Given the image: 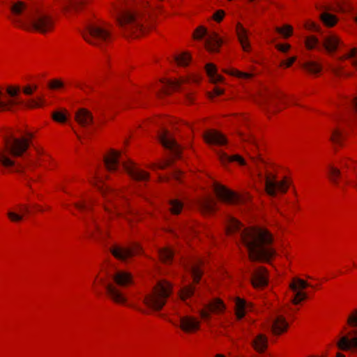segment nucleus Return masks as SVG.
Listing matches in <instances>:
<instances>
[{
  "mask_svg": "<svg viewBox=\"0 0 357 357\" xmlns=\"http://www.w3.org/2000/svg\"><path fill=\"white\" fill-rule=\"evenodd\" d=\"M226 232L243 243L252 261H269L275 255V250L271 246L273 236L266 229L244 228L237 220L228 217Z\"/></svg>",
  "mask_w": 357,
  "mask_h": 357,
  "instance_id": "nucleus-1",
  "label": "nucleus"
},
{
  "mask_svg": "<svg viewBox=\"0 0 357 357\" xmlns=\"http://www.w3.org/2000/svg\"><path fill=\"white\" fill-rule=\"evenodd\" d=\"M116 26L128 38L137 39L148 35L153 24L142 13L131 8L123 9L116 17Z\"/></svg>",
  "mask_w": 357,
  "mask_h": 357,
  "instance_id": "nucleus-2",
  "label": "nucleus"
},
{
  "mask_svg": "<svg viewBox=\"0 0 357 357\" xmlns=\"http://www.w3.org/2000/svg\"><path fill=\"white\" fill-rule=\"evenodd\" d=\"M4 146L0 151V165L6 168L15 167L16 171L24 169L15 158L22 157L29 146V140L26 137H16L9 131L3 135Z\"/></svg>",
  "mask_w": 357,
  "mask_h": 357,
  "instance_id": "nucleus-3",
  "label": "nucleus"
},
{
  "mask_svg": "<svg viewBox=\"0 0 357 357\" xmlns=\"http://www.w3.org/2000/svg\"><path fill=\"white\" fill-rule=\"evenodd\" d=\"M105 166L109 172H121L126 171L129 176L136 181H147L149 175L147 172L138 168L130 161L121 162V153L112 150L104 158Z\"/></svg>",
  "mask_w": 357,
  "mask_h": 357,
  "instance_id": "nucleus-4",
  "label": "nucleus"
},
{
  "mask_svg": "<svg viewBox=\"0 0 357 357\" xmlns=\"http://www.w3.org/2000/svg\"><path fill=\"white\" fill-rule=\"evenodd\" d=\"M172 293V286L166 281H160L152 292L144 298V303L154 310H160Z\"/></svg>",
  "mask_w": 357,
  "mask_h": 357,
  "instance_id": "nucleus-5",
  "label": "nucleus"
},
{
  "mask_svg": "<svg viewBox=\"0 0 357 357\" xmlns=\"http://www.w3.org/2000/svg\"><path fill=\"white\" fill-rule=\"evenodd\" d=\"M84 40L93 45H100L112 41V30L109 25L89 26L82 34Z\"/></svg>",
  "mask_w": 357,
  "mask_h": 357,
  "instance_id": "nucleus-6",
  "label": "nucleus"
},
{
  "mask_svg": "<svg viewBox=\"0 0 357 357\" xmlns=\"http://www.w3.org/2000/svg\"><path fill=\"white\" fill-rule=\"evenodd\" d=\"M202 77L197 73H190L178 77H162L155 82L153 87H159V83L162 87L178 88L185 84H198L201 82Z\"/></svg>",
  "mask_w": 357,
  "mask_h": 357,
  "instance_id": "nucleus-7",
  "label": "nucleus"
},
{
  "mask_svg": "<svg viewBox=\"0 0 357 357\" xmlns=\"http://www.w3.org/2000/svg\"><path fill=\"white\" fill-rule=\"evenodd\" d=\"M234 31L243 52L247 54H251L253 51V47L250 40L251 33L250 31L241 22H238L235 24Z\"/></svg>",
  "mask_w": 357,
  "mask_h": 357,
  "instance_id": "nucleus-8",
  "label": "nucleus"
},
{
  "mask_svg": "<svg viewBox=\"0 0 357 357\" xmlns=\"http://www.w3.org/2000/svg\"><path fill=\"white\" fill-rule=\"evenodd\" d=\"M289 188L286 180L278 181L276 177L270 174L265 177V190L271 197H275L277 192L285 193Z\"/></svg>",
  "mask_w": 357,
  "mask_h": 357,
  "instance_id": "nucleus-9",
  "label": "nucleus"
},
{
  "mask_svg": "<svg viewBox=\"0 0 357 357\" xmlns=\"http://www.w3.org/2000/svg\"><path fill=\"white\" fill-rule=\"evenodd\" d=\"M223 43L222 38L217 32L212 31L206 35L204 48L210 54H218Z\"/></svg>",
  "mask_w": 357,
  "mask_h": 357,
  "instance_id": "nucleus-10",
  "label": "nucleus"
},
{
  "mask_svg": "<svg viewBox=\"0 0 357 357\" xmlns=\"http://www.w3.org/2000/svg\"><path fill=\"white\" fill-rule=\"evenodd\" d=\"M47 87L49 89H58L63 88H82L83 85L80 81L75 79L56 77L48 80Z\"/></svg>",
  "mask_w": 357,
  "mask_h": 357,
  "instance_id": "nucleus-11",
  "label": "nucleus"
},
{
  "mask_svg": "<svg viewBox=\"0 0 357 357\" xmlns=\"http://www.w3.org/2000/svg\"><path fill=\"white\" fill-rule=\"evenodd\" d=\"M213 190L217 197L225 203L234 204L240 201V197L236 193L218 183L214 184Z\"/></svg>",
  "mask_w": 357,
  "mask_h": 357,
  "instance_id": "nucleus-12",
  "label": "nucleus"
},
{
  "mask_svg": "<svg viewBox=\"0 0 357 357\" xmlns=\"http://www.w3.org/2000/svg\"><path fill=\"white\" fill-rule=\"evenodd\" d=\"M310 284L305 280L300 278H294L293 282L290 284V289L295 293L294 297L292 299V303L295 305L300 303L302 301L307 298V294L302 291V289H305Z\"/></svg>",
  "mask_w": 357,
  "mask_h": 357,
  "instance_id": "nucleus-13",
  "label": "nucleus"
},
{
  "mask_svg": "<svg viewBox=\"0 0 357 357\" xmlns=\"http://www.w3.org/2000/svg\"><path fill=\"white\" fill-rule=\"evenodd\" d=\"M32 26L40 33H47L53 31L54 22L50 16L40 15L33 21Z\"/></svg>",
  "mask_w": 357,
  "mask_h": 357,
  "instance_id": "nucleus-14",
  "label": "nucleus"
},
{
  "mask_svg": "<svg viewBox=\"0 0 357 357\" xmlns=\"http://www.w3.org/2000/svg\"><path fill=\"white\" fill-rule=\"evenodd\" d=\"M159 139L162 146L169 149L174 156L178 157L181 153V148L177 142L170 136L166 130H162L159 135Z\"/></svg>",
  "mask_w": 357,
  "mask_h": 357,
  "instance_id": "nucleus-15",
  "label": "nucleus"
},
{
  "mask_svg": "<svg viewBox=\"0 0 357 357\" xmlns=\"http://www.w3.org/2000/svg\"><path fill=\"white\" fill-rule=\"evenodd\" d=\"M225 309L223 302L219 298H215L207 304L204 309L200 311V315L204 320L210 318V313H220Z\"/></svg>",
  "mask_w": 357,
  "mask_h": 357,
  "instance_id": "nucleus-16",
  "label": "nucleus"
},
{
  "mask_svg": "<svg viewBox=\"0 0 357 357\" xmlns=\"http://www.w3.org/2000/svg\"><path fill=\"white\" fill-rule=\"evenodd\" d=\"M140 248L136 245L133 248H126L121 246L115 245L110 248L111 253L116 259L121 261H126L127 259L139 252Z\"/></svg>",
  "mask_w": 357,
  "mask_h": 357,
  "instance_id": "nucleus-17",
  "label": "nucleus"
},
{
  "mask_svg": "<svg viewBox=\"0 0 357 357\" xmlns=\"http://www.w3.org/2000/svg\"><path fill=\"white\" fill-rule=\"evenodd\" d=\"M100 282L105 285L107 294L112 301L119 304H125L126 303L127 298L116 287L111 283L105 282L103 280H101Z\"/></svg>",
  "mask_w": 357,
  "mask_h": 357,
  "instance_id": "nucleus-18",
  "label": "nucleus"
},
{
  "mask_svg": "<svg viewBox=\"0 0 357 357\" xmlns=\"http://www.w3.org/2000/svg\"><path fill=\"white\" fill-rule=\"evenodd\" d=\"M251 282L254 287H262L268 284L267 272L264 267L256 268L251 275Z\"/></svg>",
  "mask_w": 357,
  "mask_h": 357,
  "instance_id": "nucleus-19",
  "label": "nucleus"
},
{
  "mask_svg": "<svg viewBox=\"0 0 357 357\" xmlns=\"http://www.w3.org/2000/svg\"><path fill=\"white\" fill-rule=\"evenodd\" d=\"M200 322L190 316L180 317L179 327L185 333H193L199 328Z\"/></svg>",
  "mask_w": 357,
  "mask_h": 357,
  "instance_id": "nucleus-20",
  "label": "nucleus"
},
{
  "mask_svg": "<svg viewBox=\"0 0 357 357\" xmlns=\"http://www.w3.org/2000/svg\"><path fill=\"white\" fill-rule=\"evenodd\" d=\"M304 73L311 76H319L323 70L322 64L316 61H307L301 65Z\"/></svg>",
  "mask_w": 357,
  "mask_h": 357,
  "instance_id": "nucleus-21",
  "label": "nucleus"
},
{
  "mask_svg": "<svg viewBox=\"0 0 357 357\" xmlns=\"http://www.w3.org/2000/svg\"><path fill=\"white\" fill-rule=\"evenodd\" d=\"M114 282L119 287H126L132 284V276L130 273L124 271H118L112 276Z\"/></svg>",
  "mask_w": 357,
  "mask_h": 357,
  "instance_id": "nucleus-22",
  "label": "nucleus"
},
{
  "mask_svg": "<svg viewBox=\"0 0 357 357\" xmlns=\"http://www.w3.org/2000/svg\"><path fill=\"white\" fill-rule=\"evenodd\" d=\"M202 264V261L199 259H196L191 260L186 265V268L191 273L195 282H198L202 277V271L201 269Z\"/></svg>",
  "mask_w": 357,
  "mask_h": 357,
  "instance_id": "nucleus-23",
  "label": "nucleus"
},
{
  "mask_svg": "<svg viewBox=\"0 0 357 357\" xmlns=\"http://www.w3.org/2000/svg\"><path fill=\"white\" fill-rule=\"evenodd\" d=\"M205 141L210 144L223 145L227 143V139L220 132L215 130H209L204 135Z\"/></svg>",
  "mask_w": 357,
  "mask_h": 357,
  "instance_id": "nucleus-24",
  "label": "nucleus"
},
{
  "mask_svg": "<svg viewBox=\"0 0 357 357\" xmlns=\"http://www.w3.org/2000/svg\"><path fill=\"white\" fill-rule=\"evenodd\" d=\"M340 43L339 36L332 34L324 38L322 45L327 52L333 53L337 50Z\"/></svg>",
  "mask_w": 357,
  "mask_h": 357,
  "instance_id": "nucleus-25",
  "label": "nucleus"
},
{
  "mask_svg": "<svg viewBox=\"0 0 357 357\" xmlns=\"http://www.w3.org/2000/svg\"><path fill=\"white\" fill-rule=\"evenodd\" d=\"M216 204L214 199L207 197L199 201L198 207L203 213L211 214L217 210Z\"/></svg>",
  "mask_w": 357,
  "mask_h": 357,
  "instance_id": "nucleus-26",
  "label": "nucleus"
},
{
  "mask_svg": "<svg viewBox=\"0 0 357 357\" xmlns=\"http://www.w3.org/2000/svg\"><path fill=\"white\" fill-rule=\"evenodd\" d=\"M75 119L82 126H86L93 122L92 114L84 108H81L76 112Z\"/></svg>",
  "mask_w": 357,
  "mask_h": 357,
  "instance_id": "nucleus-27",
  "label": "nucleus"
},
{
  "mask_svg": "<svg viewBox=\"0 0 357 357\" xmlns=\"http://www.w3.org/2000/svg\"><path fill=\"white\" fill-rule=\"evenodd\" d=\"M289 324L284 317L278 315L272 324V331L275 335H280L287 330Z\"/></svg>",
  "mask_w": 357,
  "mask_h": 357,
  "instance_id": "nucleus-28",
  "label": "nucleus"
},
{
  "mask_svg": "<svg viewBox=\"0 0 357 357\" xmlns=\"http://www.w3.org/2000/svg\"><path fill=\"white\" fill-rule=\"evenodd\" d=\"M252 309V305L248 303L245 300L236 298L235 299V311L236 316L238 319H241L248 310Z\"/></svg>",
  "mask_w": 357,
  "mask_h": 357,
  "instance_id": "nucleus-29",
  "label": "nucleus"
},
{
  "mask_svg": "<svg viewBox=\"0 0 357 357\" xmlns=\"http://www.w3.org/2000/svg\"><path fill=\"white\" fill-rule=\"evenodd\" d=\"M204 68L211 82L217 84L222 81V77L218 73L217 67L214 63H206Z\"/></svg>",
  "mask_w": 357,
  "mask_h": 357,
  "instance_id": "nucleus-30",
  "label": "nucleus"
},
{
  "mask_svg": "<svg viewBox=\"0 0 357 357\" xmlns=\"http://www.w3.org/2000/svg\"><path fill=\"white\" fill-rule=\"evenodd\" d=\"M319 20L327 28H333L339 22V17L328 12H323L319 15Z\"/></svg>",
  "mask_w": 357,
  "mask_h": 357,
  "instance_id": "nucleus-31",
  "label": "nucleus"
},
{
  "mask_svg": "<svg viewBox=\"0 0 357 357\" xmlns=\"http://www.w3.org/2000/svg\"><path fill=\"white\" fill-rule=\"evenodd\" d=\"M337 347L342 351H348L352 348H357V336L349 339L347 336H343L337 344Z\"/></svg>",
  "mask_w": 357,
  "mask_h": 357,
  "instance_id": "nucleus-32",
  "label": "nucleus"
},
{
  "mask_svg": "<svg viewBox=\"0 0 357 357\" xmlns=\"http://www.w3.org/2000/svg\"><path fill=\"white\" fill-rule=\"evenodd\" d=\"M19 212L20 213L15 211H8L7 212V216L12 222H20L23 220L24 214L29 213V210L26 206L20 205L19 206Z\"/></svg>",
  "mask_w": 357,
  "mask_h": 357,
  "instance_id": "nucleus-33",
  "label": "nucleus"
},
{
  "mask_svg": "<svg viewBox=\"0 0 357 357\" xmlns=\"http://www.w3.org/2000/svg\"><path fill=\"white\" fill-rule=\"evenodd\" d=\"M174 61L178 67H187L192 61V55L189 52H183L174 56Z\"/></svg>",
  "mask_w": 357,
  "mask_h": 357,
  "instance_id": "nucleus-34",
  "label": "nucleus"
},
{
  "mask_svg": "<svg viewBox=\"0 0 357 357\" xmlns=\"http://www.w3.org/2000/svg\"><path fill=\"white\" fill-rule=\"evenodd\" d=\"M219 159L222 163L226 164L231 162H236L241 165L246 164L245 160L239 155L236 154L233 155H229L225 153L220 152L219 153Z\"/></svg>",
  "mask_w": 357,
  "mask_h": 357,
  "instance_id": "nucleus-35",
  "label": "nucleus"
},
{
  "mask_svg": "<svg viewBox=\"0 0 357 357\" xmlns=\"http://www.w3.org/2000/svg\"><path fill=\"white\" fill-rule=\"evenodd\" d=\"M252 345L258 352H263L267 347V337L262 334H259L252 342Z\"/></svg>",
  "mask_w": 357,
  "mask_h": 357,
  "instance_id": "nucleus-36",
  "label": "nucleus"
},
{
  "mask_svg": "<svg viewBox=\"0 0 357 357\" xmlns=\"http://www.w3.org/2000/svg\"><path fill=\"white\" fill-rule=\"evenodd\" d=\"M223 71L230 76H233L241 79H249L253 77V74L242 72L234 68L225 69Z\"/></svg>",
  "mask_w": 357,
  "mask_h": 357,
  "instance_id": "nucleus-37",
  "label": "nucleus"
},
{
  "mask_svg": "<svg viewBox=\"0 0 357 357\" xmlns=\"http://www.w3.org/2000/svg\"><path fill=\"white\" fill-rule=\"evenodd\" d=\"M20 91H5L3 93L0 91V108L5 107L7 104L11 102L12 98H15Z\"/></svg>",
  "mask_w": 357,
  "mask_h": 357,
  "instance_id": "nucleus-38",
  "label": "nucleus"
},
{
  "mask_svg": "<svg viewBox=\"0 0 357 357\" xmlns=\"http://www.w3.org/2000/svg\"><path fill=\"white\" fill-rule=\"evenodd\" d=\"M275 31L284 39L291 37L294 34V27L288 24L275 27Z\"/></svg>",
  "mask_w": 357,
  "mask_h": 357,
  "instance_id": "nucleus-39",
  "label": "nucleus"
},
{
  "mask_svg": "<svg viewBox=\"0 0 357 357\" xmlns=\"http://www.w3.org/2000/svg\"><path fill=\"white\" fill-rule=\"evenodd\" d=\"M160 260L165 264H169L174 255V251L168 248H161L158 250Z\"/></svg>",
  "mask_w": 357,
  "mask_h": 357,
  "instance_id": "nucleus-40",
  "label": "nucleus"
},
{
  "mask_svg": "<svg viewBox=\"0 0 357 357\" xmlns=\"http://www.w3.org/2000/svg\"><path fill=\"white\" fill-rule=\"evenodd\" d=\"M319 39L314 35H310L305 38L304 45L307 50H315L319 45Z\"/></svg>",
  "mask_w": 357,
  "mask_h": 357,
  "instance_id": "nucleus-41",
  "label": "nucleus"
},
{
  "mask_svg": "<svg viewBox=\"0 0 357 357\" xmlns=\"http://www.w3.org/2000/svg\"><path fill=\"white\" fill-rule=\"evenodd\" d=\"M207 28L204 26H197L192 33V38L195 40H201L207 35Z\"/></svg>",
  "mask_w": 357,
  "mask_h": 357,
  "instance_id": "nucleus-42",
  "label": "nucleus"
},
{
  "mask_svg": "<svg viewBox=\"0 0 357 357\" xmlns=\"http://www.w3.org/2000/svg\"><path fill=\"white\" fill-rule=\"evenodd\" d=\"M195 290L192 284L187 285L181 289L180 292L181 298L183 301H185L187 298L194 296Z\"/></svg>",
  "mask_w": 357,
  "mask_h": 357,
  "instance_id": "nucleus-43",
  "label": "nucleus"
},
{
  "mask_svg": "<svg viewBox=\"0 0 357 357\" xmlns=\"http://www.w3.org/2000/svg\"><path fill=\"white\" fill-rule=\"evenodd\" d=\"M303 28L309 31L312 32H320L321 26L316 22L312 20H306L303 23Z\"/></svg>",
  "mask_w": 357,
  "mask_h": 357,
  "instance_id": "nucleus-44",
  "label": "nucleus"
},
{
  "mask_svg": "<svg viewBox=\"0 0 357 357\" xmlns=\"http://www.w3.org/2000/svg\"><path fill=\"white\" fill-rule=\"evenodd\" d=\"M170 208L169 211L173 215H178L181 213L183 209V203L178 199H172L169 202Z\"/></svg>",
  "mask_w": 357,
  "mask_h": 357,
  "instance_id": "nucleus-45",
  "label": "nucleus"
},
{
  "mask_svg": "<svg viewBox=\"0 0 357 357\" xmlns=\"http://www.w3.org/2000/svg\"><path fill=\"white\" fill-rule=\"evenodd\" d=\"M333 73L340 78H347L353 75L352 73L347 72L343 67L337 66L332 68Z\"/></svg>",
  "mask_w": 357,
  "mask_h": 357,
  "instance_id": "nucleus-46",
  "label": "nucleus"
},
{
  "mask_svg": "<svg viewBox=\"0 0 357 357\" xmlns=\"http://www.w3.org/2000/svg\"><path fill=\"white\" fill-rule=\"evenodd\" d=\"M27 8L26 4L23 1H17L14 3L11 7V12L14 15H20L24 10H26Z\"/></svg>",
  "mask_w": 357,
  "mask_h": 357,
  "instance_id": "nucleus-47",
  "label": "nucleus"
},
{
  "mask_svg": "<svg viewBox=\"0 0 357 357\" xmlns=\"http://www.w3.org/2000/svg\"><path fill=\"white\" fill-rule=\"evenodd\" d=\"M328 174H329V177H330V179L331 180V181L333 183H335V185H337L338 184V178L341 175L340 171L336 167L330 166Z\"/></svg>",
  "mask_w": 357,
  "mask_h": 357,
  "instance_id": "nucleus-48",
  "label": "nucleus"
},
{
  "mask_svg": "<svg viewBox=\"0 0 357 357\" xmlns=\"http://www.w3.org/2000/svg\"><path fill=\"white\" fill-rule=\"evenodd\" d=\"M296 60H297L296 56H293L289 57L287 59H284L280 62L279 68H280L283 70L291 68L293 66V64L296 62Z\"/></svg>",
  "mask_w": 357,
  "mask_h": 357,
  "instance_id": "nucleus-49",
  "label": "nucleus"
},
{
  "mask_svg": "<svg viewBox=\"0 0 357 357\" xmlns=\"http://www.w3.org/2000/svg\"><path fill=\"white\" fill-rule=\"evenodd\" d=\"M76 3L75 1H70L63 8V13L68 17L73 15L75 12Z\"/></svg>",
  "mask_w": 357,
  "mask_h": 357,
  "instance_id": "nucleus-50",
  "label": "nucleus"
},
{
  "mask_svg": "<svg viewBox=\"0 0 357 357\" xmlns=\"http://www.w3.org/2000/svg\"><path fill=\"white\" fill-rule=\"evenodd\" d=\"M357 57V47H353L350 49L348 52H347L345 54H344L341 57L340 59L342 61L348 60L353 59H355Z\"/></svg>",
  "mask_w": 357,
  "mask_h": 357,
  "instance_id": "nucleus-51",
  "label": "nucleus"
},
{
  "mask_svg": "<svg viewBox=\"0 0 357 357\" xmlns=\"http://www.w3.org/2000/svg\"><path fill=\"white\" fill-rule=\"evenodd\" d=\"M225 16V10L220 9L216 10L212 15L211 18L215 22L220 23L221 22Z\"/></svg>",
  "mask_w": 357,
  "mask_h": 357,
  "instance_id": "nucleus-52",
  "label": "nucleus"
},
{
  "mask_svg": "<svg viewBox=\"0 0 357 357\" xmlns=\"http://www.w3.org/2000/svg\"><path fill=\"white\" fill-rule=\"evenodd\" d=\"M342 137V134L341 130L339 129H335L333 130L332 135L331 136V140L335 144H340L341 139Z\"/></svg>",
  "mask_w": 357,
  "mask_h": 357,
  "instance_id": "nucleus-53",
  "label": "nucleus"
},
{
  "mask_svg": "<svg viewBox=\"0 0 357 357\" xmlns=\"http://www.w3.org/2000/svg\"><path fill=\"white\" fill-rule=\"evenodd\" d=\"M255 101L259 103H268L272 98L264 93H259L258 97H255Z\"/></svg>",
  "mask_w": 357,
  "mask_h": 357,
  "instance_id": "nucleus-54",
  "label": "nucleus"
},
{
  "mask_svg": "<svg viewBox=\"0 0 357 357\" xmlns=\"http://www.w3.org/2000/svg\"><path fill=\"white\" fill-rule=\"evenodd\" d=\"M52 118L55 121L59 122V123H63L66 121V115L60 112L56 111L52 114Z\"/></svg>",
  "mask_w": 357,
  "mask_h": 357,
  "instance_id": "nucleus-55",
  "label": "nucleus"
},
{
  "mask_svg": "<svg viewBox=\"0 0 357 357\" xmlns=\"http://www.w3.org/2000/svg\"><path fill=\"white\" fill-rule=\"evenodd\" d=\"M90 204H91V201L89 202H87L86 201H84L82 202L75 203V206L79 211L84 212V211H87L90 210V207H91Z\"/></svg>",
  "mask_w": 357,
  "mask_h": 357,
  "instance_id": "nucleus-56",
  "label": "nucleus"
},
{
  "mask_svg": "<svg viewBox=\"0 0 357 357\" xmlns=\"http://www.w3.org/2000/svg\"><path fill=\"white\" fill-rule=\"evenodd\" d=\"M275 48L282 53H287L291 48V45L289 43H278L275 45Z\"/></svg>",
  "mask_w": 357,
  "mask_h": 357,
  "instance_id": "nucleus-57",
  "label": "nucleus"
},
{
  "mask_svg": "<svg viewBox=\"0 0 357 357\" xmlns=\"http://www.w3.org/2000/svg\"><path fill=\"white\" fill-rule=\"evenodd\" d=\"M98 188L101 191L102 194L105 197L106 199H107L109 201H111V197L116 195V192H113L112 190H109L107 188H104L103 186H99Z\"/></svg>",
  "mask_w": 357,
  "mask_h": 357,
  "instance_id": "nucleus-58",
  "label": "nucleus"
},
{
  "mask_svg": "<svg viewBox=\"0 0 357 357\" xmlns=\"http://www.w3.org/2000/svg\"><path fill=\"white\" fill-rule=\"evenodd\" d=\"M347 322L351 326H357V310H355L351 314L349 315Z\"/></svg>",
  "mask_w": 357,
  "mask_h": 357,
  "instance_id": "nucleus-59",
  "label": "nucleus"
},
{
  "mask_svg": "<svg viewBox=\"0 0 357 357\" xmlns=\"http://www.w3.org/2000/svg\"><path fill=\"white\" fill-rule=\"evenodd\" d=\"M224 91H207L206 96L211 99H213L215 97L220 96L223 94Z\"/></svg>",
  "mask_w": 357,
  "mask_h": 357,
  "instance_id": "nucleus-60",
  "label": "nucleus"
},
{
  "mask_svg": "<svg viewBox=\"0 0 357 357\" xmlns=\"http://www.w3.org/2000/svg\"><path fill=\"white\" fill-rule=\"evenodd\" d=\"M85 225L87 227V229L89 230V232L92 234L93 232V228L94 229H98V226L96 222H94L93 220H91V222H88L87 220H85Z\"/></svg>",
  "mask_w": 357,
  "mask_h": 357,
  "instance_id": "nucleus-61",
  "label": "nucleus"
},
{
  "mask_svg": "<svg viewBox=\"0 0 357 357\" xmlns=\"http://www.w3.org/2000/svg\"><path fill=\"white\" fill-rule=\"evenodd\" d=\"M243 140L245 142H248L250 144H255V140L253 138V137L251 135L243 136Z\"/></svg>",
  "mask_w": 357,
  "mask_h": 357,
  "instance_id": "nucleus-62",
  "label": "nucleus"
},
{
  "mask_svg": "<svg viewBox=\"0 0 357 357\" xmlns=\"http://www.w3.org/2000/svg\"><path fill=\"white\" fill-rule=\"evenodd\" d=\"M6 89H14V90H16V89H20V87L18 85H10V86H7Z\"/></svg>",
  "mask_w": 357,
  "mask_h": 357,
  "instance_id": "nucleus-63",
  "label": "nucleus"
},
{
  "mask_svg": "<svg viewBox=\"0 0 357 357\" xmlns=\"http://www.w3.org/2000/svg\"><path fill=\"white\" fill-rule=\"evenodd\" d=\"M351 66L357 70V57L352 60Z\"/></svg>",
  "mask_w": 357,
  "mask_h": 357,
  "instance_id": "nucleus-64",
  "label": "nucleus"
}]
</instances>
